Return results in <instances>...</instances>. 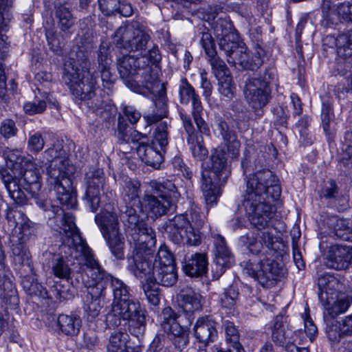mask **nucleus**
Wrapping results in <instances>:
<instances>
[{
	"mask_svg": "<svg viewBox=\"0 0 352 352\" xmlns=\"http://www.w3.org/2000/svg\"><path fill=\"white\" fill-rule=\"evenodd\" d=\"M280 193L278 179L268 169L257 170L247 179L243 205L250 221L258 230L241 236L240 241L253 254L270 249L273 244V236L267 227L275 212L274 202Z\"/></svg>",
	"mask_w": 352,
	"mask_h": 352,
	"instance_id": "obj_1",
	"label": "nucleus"
},
{
	"mask_svg": "<svg viewBox=\"0 0 352 352\" xmlns=\"http://www.w3.org/2000/svg\"><path fill=\"white\" fill-rule=\"evenodd\" d=\"M50 208L51 209H45V211L49 219H54V229L63 234L62 252L76 260L87 276L92 278L93 283L89 286L84 309L87 318L94 319L99 316L104 305L105 287L100 282L104 276V270L94 258L90 248L81 237L75 225L74 216L69 212L65 213L58 206H51Z\"/></svg>",
	"mask_w": 352,
	"mask_h": 352,
	"instance_id": "obj_2",
	"label": "nucleus"
},
{
	"mask_svg": "<svg viewBox=\"0 0 352 352\" xmlns=\"http://www.w3.org/2000/svg\"><path fill=\"white\" fill-rule=\"evenodd\" d=\"M225 146L214 149L210 155V166L202 171L201 190L207 205L217 203L219 186L226 182L231 174L232 161L239 155L240 142L236 133H224Z\"/></svg>",
	"mask_w": 352,
	"mask_h": 352,
	"instance_id": "obj_3",
	"label": "nucleus"
},
{
	"mask_svg": "<svg viewBox=\"0 0 352 352\" xmlns=\"http://www.w3.org/2000/svg\"><path fill=\"white\" fill-rule=\"evenodd\" d=\"M43 158L50 162L47 170V182L56 192L58 201L67 208L74 207L76 198L69 177L70 162L62 143L58 141L47 149L43 153Z\"/></svg>",
	"mask_w": 352,
	"mask_h": 352,
	"instance_id": "obj_4",
	"label": "nucleus"
},
{
	"mask_svg": "<svg viewBox=\"0 0 352 352\" xmlns=\"http://www.w3.org/2000/svg\"><path fill=\"white\" fill-rule=\"evenodd\" d=\"M140 187V183L138 180L130 179L126 182L122 192L123 201L126 204L122 219L127 223L129 228L139 235V239L134 237L135 240L142 243H153L155 239L154 230L144 221V217L138 214L142 204L138 198Z\"/></svg>",
	"mask_w": 352,
	"mask_h": 352,
	"instance_id": "obj_5",
	"label": "nucleus"
},
{
	"mask_svg": "<svg viewBox=\"0 0 352 352\" xmlns=\"http://www.w3.org/2000/svg\"><path fill=\"white\" fill-rule=\"evenodd\" d=\"M128 321L129 331L138 339L142 337L146 324V311L135 298H123L120 301H113L111 309L106 317L109 326L118 327L121 320Z\"/></svg>",
	"mask_w": 352,
	"mask_h": 352,
	"instance_id": "obj_6",
	"label": "nucleus"
},
{
	"mask_svg": "<svg viewBox=\"0 0 352 352\" xmlns=\"http://www.w3.org/2000/svg\"><path fill=\"white\" fill-rule=\"evenodd\" d=\"M32 161L25 163V170L20 173L21 178L16 177L12 170H3L1 173L3 182L10 197L17 204L25 202V195L21 188L36 196L41 188L40 172Z\"/></svg>",
	"mask_w": 352,
	"mask_h": 352,
	"instance_id": "obj_7",
	"label": "nucleus"
},
{
	"mask_svg": "<svg viewBox=\"0 0 352 352\" xmlns=\"http://www.w3.org/2000/svg\"><path fill=\"white\" fill-rule=\"evenodd\" d=\"M175 185L169 180L163 183L151 181L148 184L138 214H149L157 217L165 214L173 206V199L177 198Z\"/></svg>",
	"mask_w": 352,
	"mask_h": 352,
	"instance_id": "obj_8",
	"label": "nucleus"
},
{
	"mask_svg": "<svg viewBox=\"0 0 352 352\" xmlns=\"http://www.w3.org/2000/svg\"><path fill=\"white\" fill-rule=\"evenodd\" d=\"M273 73L266 69L263 74H259L248 79L244 87L245 98L254 110H261L271 98L270 83L273 78Z\"/></svg>",
	"mask_w": 352,
	"mask_h": 352,
	"instance_id": "obj_9",
	"label": "nucleus"
},
{
	"mask_svg": "<svg viewBox=\"0 0 352 352\" xmlns=\"http://www.w3.org/2000/svg\"><path fill=\"white\" fill-rule=\"evenodd\" d=\"M96 221L111 253L116 258L122 259L124 239L119 230L117 215L113 212H104L96 216Z\"/></svg>",
	"mask_w": 352,
	"mask_h": 352,
	"instance_id": "obj_10",
	"label": "nucleus"
},
{
	"mask_svg": "<svg viewBox=\"0 0 352 352\" xmlns=\"http://www.w3.org/2000/svg\"><path fill=\"white\" fill-rule=\"evenodd\" d=\"M166 229L170 238L176 243L185 241L189 245L194 246L201 243L200 228L194 227L186 214L176 215L169 220Z\"/></svg>",
	"mask_w": 352,
	"mask_h": 352,
	"instance_id": "obj_11",
	"label": "nucleus"
},
{
	"mask_svg": "<svg viewBox=\"0 0 352 352\" xmlns=\"http://www.w3.org/2000/svg\"><path fill=\"white\" fill-rule=\"evenodd\" d=\"M150 38L148 34L140 28L122 25L115 32L113 41L118 48L141 52L146 49Z\"/></svg>",
	"mask_w": 352,
	"mask_h": 352,
	"instance_id": "obj_12",
	"label": "nucleus"
},
{
	"mask_svg": "<svg viewBox=\"0 0 352 352\" xmlns=\"http://www.w3.org/2000/svg\"><path fill=\"white\" fill-rule=\"evenodd\" d=\"M160 69L158 65H150L144 62L135 78L127 81V87L133 91L148 96L156 89L165 85L160 80Z\"/></svg>",
	"mask_w": 352,
	"mask_h": 352,
	"instance_id": "obj_13",
	"label": "nucleus"
},
{
	"mask_svg": "<svg viewBox=\"0 0 352 352\" xmlns=\"http://www.w3.org/2000/svg\"><path fill=\"white\" fill-rule=\"evenodd\" d=\"M245 272L249 276L255 278L264 287H271L276 284L280 268L274 260L265 258L259 262L250 261L247 263Z\"/></svg>",
	"mask_w": 352,
	"mask_h": 352,
	"instance_id": "obj_14",
	"label": "nucleus"
},
{
	"mask_svg": "<svg viewBox=\"0 0 352 352\" xmlns=\"http://www.w3.org/2000/svg\"><path fill=\"white\" fill-rule=\"evenodd\" d=\"M64 79L73 96L81 101L94 96L98 87L96 77L90 70L77 74H71L69 72V76H64Z\"/></svg>",
	"mask_w": 352,
	"mask_h": 352,
	"instance_id": "obj_15",
	"label": "nucleus"
},
{
	"mask_svg": "<svg viewBox=\"0 0 352 352\" xmlns=\"http://www.w3.org/2000/svg\"><path fill=\"white\" fill-rule=\"evenodd\" d=\"M179 94L182 104H187L190 101L192 102V114L198 131L199 132L208 131L207 124L201 118L203 107L199 96L186 78H182L180 80Z\"/></svg>",
	"mask_w": 352,
	"mask_h": 352,
	"instance_id": "obj_16",
	"label": "nucleus"
},
{
	"mask_svg": "<svg viewBox=\"0 0 352 352\" xmlns=\"http://www.w3.org/2000/svg\"><path fill=\"white\" fill-rule=\"evenodd\" d=\"M161 318L164 331L175 337L182 338L186 342L184 336L192 323L190 316L187 314H178L167 307L162 310Z\"/></svg>",
	"mask_w": 352,
	"mask_h": 352,
	"instance_id": "obj_17",
	"label": "nucleus"
},
{
	"mask_svg": "<svg viewBox=\"0 0 352 352\" xmlns=\"http://www.w3.org/2000/svg\"><path fill=\"white\" fill-rule=\"evenodd\" d=\"M156 266L153 263V255L148 250L143 252L137 251L128 259L129 270L142 282L151 280Z\"/></svg>",
	"mask_w": 352,
	"mask_h": 352,
	"instance_id": "obj_18",
	"label": "nucleus"
},
{
	"mask_svg": "<svg viewBox=\"0 0 352 352\" xmlns=\"http://www.w3.org/2000/svg\"><path fill=\"white\" fill-rule=\"evenodd\" d=\"M301 331H292L288 325L283 322V318L281 316H277L274 322L272 329V339L276 344L283 346L286 351L289 345L294 343H299L302 338L300 334Z\"/></svg>",
	"mask_w": 352,
	"mask_h": 352,
	"instance_id": "obj_19",
	"label": "nucleus"
},
{
	"mask_svg": "<svg viewBox=\"0 0 352 352\" xmlns=\"http://www.w3.org/2000/svg\"><path fill=\"white\" fill-rule=\"evenodd\" d=\"M90 62L87 52L83 47L74 46L69 54V60L64 65V76L86 72L89 69Z\"/></svg>",
	"mask_w": 352,
	"mask_h": 352,
	"instance_id": "obj_20",
	"label": "nucleus"
},
{
	"mask_svg": "<svg viewBox=\"0 0 352 352\" xmlns=\"http://www.w3.org/2000/svg\"><path fill=\"white\" fill-rule=\"evenodd\" d=\"M326 259L329 267L345 270L352 263V248L344 245H333L329 248Z\"/></svg>",
	"mask_w": 352,
	"mask_h": 352,
	"instance_id": "obj_21",
	"label": "nucleus"
},
{
	"mask_svg": "<svg viewBox=\"0 0 352 352\" xmlns=\"http://www.w3.org/2000/svg\"><path fill=\"white\" fill-rule=\"evenodd\" d=\"M104 183V173L100 169L95 170L87 177L85 195L93 212H96L100 206V190L102 189Z\"/></svg>",
	"mask_w": 352,
	"mask_h": 352,
	"instance_id": "obj_22",
	"label": "nucleus"
},
{
	"mask_svg": "<svg viewBox=\"0 0 352 352\" xmlns=\"http://www.w3.org/2000/svg\"><path fill=\"white\" fill-rule=\"evenodd\" d=\"M214 245L215 270L219 274L218 276H221L227 268L234 264V260L222 236L217 234L214 236Z\"/></svg>",
	"mask_w": 352,
	"mask_h": 352,
	"instance_id": "obj_23",
	"label": "nucleus"
},
{
	"mask_svg": "<svg viewBox=\"0 0 352 352\" xmlns=\"http://www.w3.org/2000/svg\"><path fill=\"white\" fill-rule=\"evenodd\" d=\"M146 60L147 58L145 56L135 57L131 55H125L118 59V72L120 77L125 80L126 85L128 80H132L136 78L139 69Z\"/></svg>",
	"mask_w": 352,
	"mask_h": 352,
	"instance_id": "obj_24",
	"label": "nucleus"
},
{
	"mask_svg": "<svg viewBox=\"0 0 352 352\" xmlns=\"http://www.w3.org/2000/svg\"><path fill=\"white\" fill-rule=\"evenodd\" d=\"M196 338L205 345L214 342L217 338L216 322L209 316L199 318L194 326Z\"/></svg>",
	"mask_w": 352,
	"mask_h": 352,
	"instance_id": "obj_25",
	"label": "nucleus"
},
{
	"mask_svg": "<svg viewBox=\"0 0 352 352\" xmlns=\"http://www.w3.org/2000/svg\"><path fill=\"white\" fill-rule=\"evenodd\" d=\"M351 0L338 2L332 7H329L326 11L322 10V23L324 25H336L339 23L349 22V12Z\"/></svg>",
	"mask_w": 352,
	"mask_h": 352,
	"instance_id": "obj_26",
	"label": "nucleus"
},
{
	"mask_svg": "<svg viewBox=\"0 0 352 352\" xmlns=\"http://www.w3.org/2000/svg\"><path fill=\"white\" fill-rule=\"evenodd\" d=\"M318 285L320 291L318 297L321 302L327 301L331 304L334 296L340 294L338 291L341 284L336 277L329 274H322L318 278Z\"/></svg>",
	"mask_w": 352,
	"mask_h": 352,
	"instance_id": "obj_27",
	"label": "nucleus"
},
{
	"mask_svg": "<svg viewBox=\"0 0 352 352\" xmlns=\"http://www.w3.org/2000/svg\"><path fill=\"white\" fill-rule=\"evenodd\" d=\"M138 140L140 142L137 152L142 160L148 166L156 169L160 168L164 160L162 151L150 146L144 141V137L139 138Z\"/></svg>",
	"mask_w": 352,
	"mask_h": 352,
	"instance_id": "obj_28",
	"label": "nucleus"
},
{
	"mask_svg": "<svg viewBox=\"0 0 352 352\" xmlns=\"http://www.w3.org/2000/svg\"><path fill=\"white\" fill-rule=\"evenodd\" d=\"M84 102L89 109L104 120H109L115 116L116 111L115 106L111 102L104 101L100 94H96L95 92L94 96H91L90 99H86Z\"/></svg>",
	"mask_w": 352,
	"mask_h": 352,
	"instance_id": "obj_29",
	"label": "nucleus"
},
{
	"mask_svg": "<svg viewBox=\"0 0 352 352\" xmlns=\"http://www.w3.org/2000/svg\"><path fill=\"white\" fill-rule=\"evenodd\" d=\"M98 5L101 12L107 16L119 13L127 17L133 13L131 4L123 0H98Z\"/></svg>",
	"mask_w": 352,
	"mask_h": 352,
	"instance_id": "obj_30",
	"label": "nucleus"
},
{
	"mask_svg": "<svg viewBox=\"0 0 352 352\" xmlns=\"http://www.w3.org/2000/svg\"><path fill=\"white\" fill-rule=\"evenodd\" d=\"M208 261L206 254L195 253L183 266L184 272L189 276H202L207 271Z\"/></svg>",
	"mask_w": 352,
	"mask_h": 352,
	"instance_id": "obj_31",
	"label": "nucleus"
},
{
	"mask_svg": "<svg viewBox=\"0 0 352 352\" xmlns=\"http://www.w3.org/2000/svg\"><path fill=\"white\" fill-rule=\"evenodd\" d=\"M177 280L175 265L156 267L153 272V280L165 287L173 286Z\"/></svg>",
	"mask_w": 352,
	"mask_h": 352,
	"instance_id": "obj_32",
	"label": "nucleus"
},
{
	"mask_svg": "<svg viewBox=\"0 0 352 352\" xmlns=\"http://www.w3.org/2000/svg\"><path fill=\"white\" fill-rule=\"evenodd\" d=\"M57 322L61 331L69 336L78 334L81 326L80 318L74 314H60Z\"/></svg>",
	"mask_w": 352,
	"mask_h": 352,
	"instance_id": "obj_33",
	"label": "nucleus"
},
{
	"mask_svg": "<svg viewBox=\"0 0 352 352\" xmlns=\"http://www.w3.org/2000/svg\"><path fill=\"white\" fill-rule=\"evenodd\" d=\"M352 333V315L340 321H336L327 330L328 338L333 341H338L342 336Z\"/></svg>",
	"mask_w": 352,
	"mask_h": 352,
	"instance_id": "obj_34",
	"label": "nucleus"
},
{
	"mask_svg": "<svg viewBox=\"0 0 352 352\" xmlns=\"http://www.w3.org/2000/svg\"><path fill=\"white\" fill-rule=\"evenodd\" d=\"M325 309L331 316L336 317L339 314L344 313L350 306V298L344 294H339L334 296V299L331 300V304L327 301L322 302Z\"/></svg>",
	"mask_w": 352,
	"mask_h": 352,
	"instance_id": "obj_35",
	"label": "nucleus"
},
{
	"mask_svg": "<svg viewBox=\"0 0 352 352\" xmlns=\"http://www.w3.org/2000/svg\"><path fill=\"white\" fill-rule=\"evenodd\" d=\"M6 217L10 227L19 228L23 234H26L30 227V221L22 210L10 208L8 210Z\"/></svg>",
	"mask_w": 352,
	"mask_h": 352,
	"instance_id": "obj_36",
	"label": "nucleus"
},
{
	"mask_svg": "<svg viewBox=\"0 0 352 352\" xmlns=\"http://www.w3.org/2000/svg\"><path fill=\"white\" fill-rule=\"evenodd\" d=\"M104 276L100 280L104 285V283H110L113 294V301H120L123 298H130L128 287L122 280L114 278L104 271Z\"/></svg>",
	"mask_w": 352,
	"mask_h": 352,
	"instance_id": "obj_37",
	"label": "nucleus"
},
{
	"mask_svg": "<svg viewBox=\"0 0 352 352\" xmlns=\"http://www.w3.org/2000/svg\"><path fill=\"white\" fill-rule=\"evenodd\" d=\"M128 335L120 331L111 333L107 349V352H131L127 346Z\"/></svg>",
	"mask_w": 352,
	"mask_h": 352,
	"instance_id": "obj_38",
	"label": "nucleus"
},
{
	"mask_svg": "<svg viewBox=\"0 0 352 352\" xmlns=\"http://www.w3.org/2000/svg\"><path fill=\"white\" fill-rule=\"evenodd\" d=\"M53 105L55 108H58V103L56 100H52L49 94L46 95L43 100H35L34 102H28L24 104L23 109L25 113L34 115L42 113L46 109V104Z\"/></svg>",
	"mask_w": 352,
	"mask_h": 352,
	"instance_id": "obj_39",
	"label": "nucleus"
},
{
	"mask_svg": "<svg viewBox=\"0 0 352 352\" xmlns=\"http://www.w3.org/2000/svg\"><path fill=\"white\" fill-rule=\"evenodd\" d=\"M12 260L16 266L28 265L31 267L30 254L23 243L13 245Z\"/></svg>",
	"mask_w": 352,
	"mask_h": 352,
	"instance_id": "obj_40",
	"label": "nucleus"
},
{
	"mask_svg": "<svg viewBox=\"0 0 352 352\" xmlns=\"http://www.w3.org/2000/svg\"><path fill=\"white\" fill-rule=\"evenodd\" d=\"M56 16L58 19V23L62 31L68 30L74 25V17L71 12V8L65 4L60 5L56 8Z\"/></svg>",
	"mask_w": 352,
	"mask_h": 352,
	"instance_id": "obj_41",
	"label": "nucleus"
},
{
	"mask_svg": "<svg viewBox=\"0 0 352 352\" xmlns=\"http://www.w3.org/2000/svg\"><path fill=\"white\" fill-rule=\"evenodd\" d=\"M338 53L341 56H352V30L346 33L339 35L336 41Z\"/></svg>",
	"mask_w": 352,
	"mask_h": 352,
	"instance_id": "obj_42",
	"label": "nucleus"
},
{
	"mask_svg": "<svg viewBox=\"0 0 352 352\" xmlns=\"http://www.w3.org/2000/svg\"><path fill=\"white\" fill-rule=\"evenodd\" d=\"M0 298L4 301L16 298V290L12 280L0 274Z\"/></svg>",
	"mask_w": 352,
	"mask_h": 352,
	"instance_id": "obj_43",
	"label": "nucleus"
},
{
	"mask_svg": "<svg viewBox=\"0 0 352 352\" xmlns=\"http://www.w3.org/2000/svg\"><path fill=\"white\" fill-rule=\"evenodd\" d=\"M335 234L344 241H352V221L339 219L334 226Z\"/></svg>",
	"mask_w": 352,
	"mask_h": 352,
	"instance_id": "obj_44",
	"label": "nucleus"
},
{
	"mask_svg": "<svg viewBox=\"0 0 352 352\" xmlns=\"http://www.w3.org/2000/svg\"><path fill=\"white\" fill-rule=\"evenodd\" d=\"M166 91V86L164 85L150 94L155 98V105L158 109L157 114L160 117L166 116L167 113L168 104Z\"/></svg>",
	"mask_w": 352,
	"mask_h": 352,
	"instance_id": "obj_45",
	"label": "nucleus"
},
{
	"mask_svg": "<svg viewBox=\"0 0 352 352\" xmlns=\"http://www.w3.org/2000/svg\"><path fill=\"white\" fill-rule=\"evenodd\" d=\"M227 61L230 65L238 64L245 69H254V67L249 63V54L246 50L239 46L232 55L227 58Z\"/></svg>",
	"mask_w": 352,
	"mask_h": 352,
	"instance_id": "obj_46",
	"label": "nucleus"
},
{
	"mask_svg": "<svg viewBox=\"0 0 352 352\" xmlns=\"http://www.w3.org/2000/svg\"><path fill=\"white\" fill-rule=\"evenodd\" d=\"M159 284L155 283L153 278L142 282V289L148 301L153 305H157L160 302Z\"/></svg>",
	"mask_w": 352,
	"mask_h": 352,
	"instance_id": "obj_47",
	"label": "nucleus"
},
{
	"mask_svg": "<svg viewBox=\"0 0 352 352\" xmlns=\"http://www.w3.org/2000/svg\"><path fill=\"white\" fill-rule=\"evenodd\" d=\"M153 263L156 267L175 265L173 254L165 245H161L157 254L153 256Z\"/></svg>",
	"mask_w": 352,
	"mask_h": 352,
	"instance_id": "obj_48",
	"label": "nucleus"
},
{
	"mask_svg": "<svg viewBox=\"0 0 352 352\" xmlns=\"http://www.w3.org/2000/svg\"><path fill=\"white\" fill-rule=\"evenodd\" d=\"M224 325L227 342L231 343L232 346L236 350V352H245L244 349L239 342L238 330L235 328L233 323L226 321Z\"/></svg>",
	"mask_w": 352,
	"mask_h": 352,
	"instance_id": "obj_49",
	"label": "nucleus"
},
{
	"mask_svg": "<svg viewBox=\"0 0 352 352\" xmlns=\"http://www.w3.org/2000/svg\"><path fill=\"white\" fill-rule=\"evenodd\" d=\"M218 39L219 49L225 52L227 58H228L237 50L239 46L237 34H228L227 36L219 38Z\"/></svg>",
	"mask_w": 352,
	"mask_h": 352,
	"instance_id": "obj_50",
	"label": "nucleus"
},
{
	"mask_svg": "<svg viewBox=\"0 0 352 352\" xmlns=\"http://www.w3.org/2000/svg\"><path fill=\"white\" fill-rule=\"evenodd\" d=\"M212 29L217 38L236 34L232 23L226 19L218 18L212 24Z\"/></svg>",
	"mask_w": 352,
	"mask_h": 352,
	"instance_id": "obj_51",
	"label": "nucleus"
},
{
	"mask_svg": "<svg viewBox=\"0 0 352 352\" xmlns=\"http://www.w3.org/2000/svg\"><path fill=\"white\" fill-rule=\"evenodd\" d=\"M208 61L211 65L212 72L217 78L230 74V72L224 63L218 56L217 53L208 57Z\"/></svg>",
	"mask_w": 352,
	"mask_h": 352,
	"instance_id": "obj_52",
	"label": "nucleus"
},
{
	"mask_svg": "<svg viewBox=\"0 0 352 352\" xmlns=\"http://www.w3.org/2000/svg\"><path fill=\"white\" fill-rule=\"evenodd\" d=\"M111 53V45L109 42L103 41L100 43L98 51V68L111 67L112 59Z\"/></svg>",
	"mask_w": 352,
	"mask_h": 352,
	"instance_id": "obj_53",
	"label": "nucleus"
},
{
	"mask_svg": "<svg viewBox=\"0 0 352 352\" xmlns=\"http://www.w3.org/2000/svg\"><path fill=\"white\" fill-rule=\"evenodd\" d=\"M201 296L195 293L186 294L184 297L183 314L192 313L201 307Z\"/></svg>",
	"mask_w": 352,
	"mask_h": 352,
	"instance_id": "obj_54",
	"label": "nucleus"
},
{
	"mask_svg": "<svg viewBox=\"0 0 352 352\" xmlns=\"http://www.w3.org/2000/svg\"><path fill=\"white\" fill-rule=\"evenodd\" d=\"M219 82V91L221 94L228 98H232L234 96L235 87L232 82L231 75L217 78Z\"/></svg>",
	"mask_w": 352,
	"mask_h": 352,
	"instance_id": "obj_55",
	"label": "nucleus"
},
{
	"mask_svg": "<svg viewBox=\"0 0 352 352\" xmlns=\"http://www.w3.org/2000/svg\"><path fill=\"white\" fill-rule=\"evenodd\" d=\"M52 272L55 276L60 278L67 279L69 278L71 270L64 259L58 258L52 266Z\"/></svg>",
	"mask_w": 352,
	"mask_h": 352,
	"instance_id": "obj_56",
	"label": "nucleus"
},
{
	"mask_svg": "<svg viewBox=\"0 0 352 352\" xmlns=\"http://www.w3.org/2000/svg\"><path fill=\"white\" fill-rule=\"evenodd\" d=\"M200 43L208 57L217 53L214 41L210 32H202Z\"/></svg>",
	"mask_w": 352,
	"mask_h": 352,
	"instance_id": "obj_57",
	"label": "nucleus"
},
{
	"mask_svg": "<svg viewBox=\"0 0 352 352\" xmlns=\"http://www.w3.org/2000/svg\"><path fill=\"white\" fill-rule=\"evenodd\" d=\"M274 129L276 131H282L287 129V116L281 107L276 108L274 110Z\"/></svg>",
	"mask_w": 352,
	"mask_h": 352,
	"instance_id": "obj_58",
	"label": "nucleus"
},
{
	"mask_svg": "<svg viewBox=\"0 0 352 352\" xmlns=\"http://www.w3.org/2000/svg\"><path fill=\"white\" fill-rule=\"evenodd\" d=\"M238 293L232 287L227 289L221 298V305L226 308H232L236 303Z\"/></svg>",
	"mask_w": 352,
	"mask_h": 352,
	"instance_id": "obj_59",
	"label": "nucleus"
},
{
	"mask_svg": "<svg viewBox=\"0 0 352 352\" xmlns=\"http://www.w3.org/2000/svg\"><path fill=\"white\" fill-rule=\"evenodd\" d=\"M121 110L131 125L136 124L141 118V113L134 107L122 104Z\"/></svg>",
	"mask_w": 352,
	"mask_h": 352,
	"instance_id": "obj_60",
	"label": "nucleus"
},
{
	"mask_svg": "<svg viewBox=\"0 0 352 352\" xmlns=\"http://www.w3.org/2000/svg\"><path fill=\"white\" fill-rule=\"evenodd\" d=\"M100 73L102 85L107 89H110L115 82L116 78L111 72V66L98 68Z\"/></svg>",
	"mask_w": 352,
	"mask_h": 352,
	"instance_id": "obj_61",
	"label": "nucleus"
},
{
	"mask_svg": "<svg viewBox=\"0 0 352 352\" xmlns=\"http://www.w3.org/2000/svg\"><path fill=\"white\" fill-rule=\"evenodd\" d=\"M44 144L45 141L41 133H34L28 141V148L32 152H39L43 149Z\"/></svg>",
	"mask_w": 352,
	"mask_h": 352,
	"instance_id": "obj_62",
	"label": "nucleus"
},
{
	"mask_svg": "<svg viewBox=\"0 0 352 352\" xmlns=\"http://www.w3.org/2000/svg\"><path fill=\"white\" fill-rule=\"evenodd\" d=\"M168 144L167 133H155L154 136L148 145L151 147H155L161 151H164V148Z\"/></svg>",
	"mask_w": 352,
	"mask_h": 352,
	"instance_id": "obj_63",
	"label": "nucleus"
},
{
	"mask_svg": "<svg viewBox=\"0 0 352 352\" xmlns=\"http://www.w3.org/2000/svg\"><path fill=\"white\" fill-rule=\"evenodd\" d=\"M190 222L194 227L201 228L204 223V216L201 214L199 208H192L190 213Z\"/></svg>",
	"mask_w": 352,
	"mask_h": 352,
	"instance_id": "obj_64",
	"label": "nucleus"
}]
</instances>
